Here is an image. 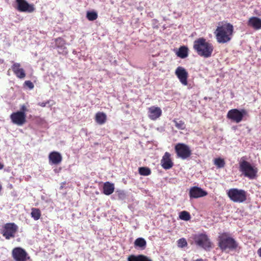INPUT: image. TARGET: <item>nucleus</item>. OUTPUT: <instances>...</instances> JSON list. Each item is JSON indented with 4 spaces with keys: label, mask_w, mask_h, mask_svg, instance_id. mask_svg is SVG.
Masks as SVG:
<instances>
[{
    "label": "nucleus",
    "mask_w": 261,
    "mask_h": 261,
    "mask_svg": "<svg viewBox=\"0 0 261 261\" xmlns=\"http://www.w3.org/2000/svg\"><path fill=\"white\" fill-rule=\"evenodd\" d=\"M233 27L230 23L220 22L214 34L219 43H226L229 42L233 35Z\"/></svg>",
    "instance_id": "1"
},
{
    "label": "nucleus",
    "mask_w": 261,
    "mask_h": 261,
    "mask_svg": "<svg viewBox=\"0 0 261 261\" xmlns=\"http://www.w3.org/2000/svg\"><path fill=\"white\" fill-rule=\"evenodd\" d=\"M193 48L200 57L208 58L212 56L214 46L203 37H200L194 41Z\"/></svg>",
    "instance_id": "2"
},
{
    "label": "nucleus",
    "mask_w": 261,
    "mask_h": 261,
    "mask_svg": "<svg viewBox=\"0 0 261 261\" xmlns=\"http://www.w3.org/2000/svg\"><path fill=\"white\" fill-rule=\"evenodd\" d=\"M239 171L245 177L249 179H255L257 175L258 169L254 166L246 161L244 157L241 159L239 162Z\"/></svg>",
    "instance_id": "3"
},
{
    "label": "nucleus",
    "mask_w": 261,
    "mask_h": 261,
    "mask_svg": "<svg viewBox=\"0 0 261 261\" xmlns=\"http://www.w3.org/2000/svg\"><path fill=\"white\" fill-rule=\"evenodd\" d=\"M219 246L222 250H234L238 247L236 241L226 233H223L219 237Z\"/></svg>",
    "instance_id": "4"
},
{
    "label": "nucleus",
    "mask_w": 261,
    "mask_h": 261,
    "mask_svg": "<svg viewBox=\"0 0 261 261\" xmlns=\"http://www.w3.org/2000/svg\"><path fill=\"white\" fill-rule=\"evenodd\" d=\"M227 195L234 202L242 203L247 199L246 192L243 190L232 188L227 192Z\"/></svg>",
    "instance_id": "5"
},
{
    "label": "nucleus",
    "mask_w": 261,
    "mask_h": 261,
    "mask_svg": "<svg viewBox=\"0 0 261 261\" xmlns=\"http://www.w3.org/2000/svg\"><path fill=\"white\" fill-rule=\"evenodd\" d=\"M175 151L177 157L182 160L189 158L192 154L190 147L186 144L178 143L175 146Z\"/></svg>",
    "instance_id": "6"
},
{
    "label": "nucleus",
    "mask_w": 261,
    "mask_h": 261,
    "mask_svg": "<svg viewBox=\"0 0 261 261\" xmlns=\"http://www.w3.org/2000/svg\"><path fill=\"white\" fill-rule=\"evenodd\" d=\"M193 239L197 245L205 250H208L211 247V242L205 233L196 234L194 235Z\"/></svg>",
    "instance_id": "7"
},
{
    "label": "nucleus",
    "mask_w": 261,
    "mask_h": 261,
    "mask_svg": "<svg viewBox=\"0 0 261 261\" xmlns=\"http://www.w3.org/2000/svg\"><path fill=\"white\" fill-rule=\"evenodd\" d=\"M247 114V112L245 109L239 110L237 109H233L228 112L227 118L236 123H239L242 121L244 116Z\"/></svg>",
    "instance_id": "8"
},
{
    "label": "nucleus",
    "mask_w": 261,
    "mask_h": 261,
    "mask_svg": "<svg viewBox=\"0 0 261 261\" xmlns=\"http://www.w3.org/2000/svg\"><path fill=\"white\" fill-rule=\"evenodd\" d=\"M17 229V226L14 223H7L4 227L2 233L6 239L9 240L15 237Z\"/></svg>",
    "instance_id": "9"
},
{
    "label": "nucleus",
    "mask_w": 261,
    "mask_h": 261,
    "mask_svg": "<svg viewBox=\"0 0 261 261\" xmlns=\"http://www.w3.org/2000/svg\"><path fill=\"white\" fill-rule=\"evenodd\" d=\"M16 9L19 12L32 13L35 10L33 4H29L25 0H16Z\"/></svg>",
    "instance_id": "10"
},
{
    "label": "nucleus",
    "mask_w": 261,
    "mask_h": 261,
    "mask_svg": "<svg viewBox=\"0 0 261 261\" xmlns=\"http://www.w3.org/2000/svg\"><path fill=\"white\" fill-rule=\"evenodd\" d=\"M10 119L13 123L21 126L26 122V114L23 112H14L11 114Z\"/></svg>",
    "instance_id": "11"
},
{
    "label": "nucleus",
    "mask_w": 261,
    "mask_h": 261,
    "mask_svg": "<svg viewBox=\"0 0 261 261\" xmlns=\"http://www.w3.org/2000/svg\"><path fill=\"white\" fill-rule=\"evenodd\" d=\"M12 256L16 261H27L29 258L27 252L20 247H16L13 249Z\"/></svg>",
    "instance_id": "12"
},
{
    "label": "nucleus",
    "mask_w": 261,
    "mask_h": 261,
    "mask_svg": "<svg viewBox=\"0 0 261 261\" xmlns=\"http://www.w3.org/2000/svg\"><path fill=\"white\" fill-rule=\"evenodd\" d=\"M175 74L180 82L185 86L188 85V72L184 67L178 66L175 70Z\"/></svg>",
    "instance_id": "13"
},
{
    "label": "nucleus",
    "mask_w": 261,
    "mask_h": 261,
    "mask_svg": "<svg viewBox=\"0 0 261 261\" xmlns=\"http://www.w3.org/2000/svg\"><path fill=\"white\" fill-rule=\"evenodd\" d=\"M207 192L201 188L194 186L190 188L189 196L191 199L203 197L207 195Z\"/></svg>",
    "instance_id": "14"
},
{
    "label": "nucleus",
    "mask_w": 261,
    "mask_h": 261,
    "mask_svg": "<svg viewBox=\"0 0 261 261\" xmlns=\"http://www.w3.org/2000/svg\"><path fill=\"white\" fill-rule=\"evenodd\" d=\"M162 167L165 170L171 169L173 166V162L171 158V154L168 152H166L161 160Z\"/></svg>",
    "instance_id": "15"
},
{
    "label": "nucleus",
    "mask_w": 261,
    "mask_h": 261,
    "mask_svg": "<svg viewBox=\"0 0 261 261\" xmlns=\"http://www.w3.org/2000/svg\"><path fill=\"white\" fill-rule=\"evenodd\" d=\"M49 163L51 165H58L62 161V156L60 153L57 151H52L48 155Z\"/></svg>",
    "instance_id": "16"
},
{
    "label": "nucleus",
    "mask_w": 261,
    "mask_h": 261,
    "mask_svg": "<svg viewBox=\"0 0 261 261\" xmlns=\"http://www.w3.org/2000/svg\"><path fill=\"white\" fill-rule=\"evenodd\" d=\"M20 67V63H14L11 66V68L16 77L22 79L25 77L26 74L24 70Z\"/></svg>",
    "instance_id": "17"
},
{
    "label": "nucleus",
    "mask_w": 261,
    "mask_h": 261,
    "mask_svg": "<svg viewBox=\"0 0 261 261\" xmlns=\"http://www.w3.org/2000/svg\"><path fill=\"white\" fill-rule=\"evenodd\" d=\"M162 111L160 108L152 106L148 109V117L152 120L159 118L162 115Z\"/></svg>",
    "instance_id": "18"
},
{
    "label": "nucleus",
    "mask_w": 261,
    "mask_h": 261,
    "mask_svg": "<svg viewBox=\"0 0 261 261\" xmlns=\"http://www.w3.org/2000/svg\"><path fill=\"white\" fill-rule=\"evenodd\" d=\"M56 43V47L58 48L59 54L63 55H66L68 53V51L66 45V41L61 37H58L55 40Z\"/></svg>",
    "instance_id": "19"
},
{
    "label": "nucleus",
    "mask_w": 261,
    "mask_h": 261,
    "mask_svg": "<svg viewBox=\"0 0 261 261\" xmlns=\"http://www.w3.org/2000/svg\"><path fill=\"white\" fill-rule=\"evenodd\" d=\"M247 25L255 30H258L261 29V19L257 17H251L249 19Z\"/></svg>",
    "instance_id": "20"
},
{
    "label": "nucleus",
    "mask_w": 261,
    "mask_h": 261,
    "mask_svg": "<svg viewBox=\"0 0 261 261\" xmlns=\"http://www.w3.org/2000/svg\"><path fill=\"white\" fill-rule=\"evenodd\" d=\"M115 189L114 184L109 181H107L103 185V193L106 195L112 194Z\"/></svg>",
    "instance_id": "21"
},
{
    "label": "nucleus",
    "mask_w": 261,
    "mask_h": 261,
    "mask_svg": "<svg viewBox=\"0 0 261 261\" xmlns=\"http://www.w3.org/2000/svg\"><path fill=\"white\" fill-rule=\"evenodd\" d=\"M127 261H152V260L144 255H132L128 257Z\"/></svg>",
    "instance_id": "22"
},
{
    "label": "nucleus",
    "mask_w": 261,
    "mask_h": 261,
    "mask_svg": "<svg viewBox=\"0 0 261 261\" xmlns=\"http://www.w3.org/2000/svg\"><path fill=\"white\" fill-rule=\"evenodd\" d=\"M96 122L100 124H104L106 121H107V115L105 113L103 112H97L95 114V118Z\"/></svg>",
    "instance_id": "23"
},
{
    "label": "nucleus",
    "mask_w": 261,
    "mask_h": 261,
    "mask_svg": "<svg viewBox=\"0 0 261 261\" xmlns=\"http://www.w3.org/2000/svg\"><path fill=\"white\" fill-rule=\"evenodd\" d=\"M176 55L181 59L187 57L188 56V47L185 46H180L176 53Z\"/></svg>",
    "instance_id": "24"
},
{
    "label": "nucleus",
    "mask_w": 261,
    "mask_h": 261,
    "mask_svg": "<svg viewBox=\"0 0 261 261\" xmlns=\"http://www.w3.org/2000/svg\"><path fill=\"white\" fill-rule=\"evenodd\" d=\"M134 244L135 247H138L141 249H144L146 246V242L144 239L139 238L135 240Z\"/></svg>",
    "instance_id": "25"
},
{
    "label": "nucleus",
    "mask_w": 261,
    "mask_h": 261,
    "mask_svg": "<svg viewBox=\"0 0 261 261\" xmlns=\"http://www.w3.org/2000/svg\"><path fill=\"white\" fill-rule=\"evenodd\" d=\"M173 122L174 123L175 126L177 129L184 130L186 128V124L184 121L178 120L176 119H174L173 120Z\"/></svg>",
    "instance_id": "26"
},
{
    "label": "nucleus",
    "mask_w": 261,
    "mask_h": 261,
    "mask_svg": "<svg viewBox=\"0 0 261 261\" xmlns=\"http://www.w3.org/2000/svg\"><path fill=\"white\" fill-rule=\"evenodd\" d=\"M138 171L139 173L143 176L149 175L151 173L150 169L148 167H140Z\"/></svg>",
    "instance_id": "27"
},
{
    "label": "nucleus",
    "mask_w": 261,
    "mask_h": 261,
    "mask_svg": "<svg viewBox=\"0 0 261 261\" xmlns=\"http://www.w3.org/2000/svg\"><path fill=\"white\" fill-rule=\"evenodd\" d=\"M86 17L89 20L93 21L97 18L98 15L95 11H88L86 14Z\"/></svg>",
    "instance_id": "28"
},
{
    "label": "nucleus",
    "mask_w": 261,
    "mask_h": 261,
    "mask_svg": "<svg viewBox=\"0 0 261 261\" xmlns=\"http://www.w3.org/2000/svg\"><path fill=\"white\" fill-rule=\"evenodd\" d=\"M214 164L218 168H221L224 167L225 163L224 159L221 158H217L214 160Z\"/></svg>",
    "instance_id": "29"
},
{
    "label": "nucleus",
    "mask_w": 261,
    "mask_h": 261,
    "mask_svg": "<svg viewBox=\"0 0 261 261\" xmlns=\"http://www.w3.org/2000/svg\"><path fill=\"white\" fill-rule=\"evenodd\" d=\"M177 245L179 247L183 248L187 245V242L185 239L181 238L178 240Z\"/></svg>",
    "instance_id": "30"
},
{
    "label": "nucleus",
    "mask_w": 261,
    "mask_h": 261,
    "mask_svg": "<svg viewBox=\"0 0 261 261\" xmlns=\"http://www.w3.org/2000/svg\"><path fill=\"white\" fill-rule=\"evenodd\" d=\"M179 217L180 219L185 221L190 220L191 218L189 213H179Z\"/></svg>",
    "instance_id": "31"
},
{
    "label": "nucleus",
    "mask_w": 261,
    "mask_h": 261,
    "mask_svg": "<svg viewBox=\"0 0 261 261\" xmlns=\"http://www.w3.org/2000/svg\"><path fill=\"white\" fill-rule=\"evenodd\" d=\"M24 85L28 87L30 89H32L34 87L33 83L31 81H25Z\"/></svg>",
    "instance_id": "32"
},
{
    "label": "nucleus",
    "mask_w": 261,
    "mask_h": 261,
    "mask_svg": "<svg viewBox=\"0 0 261 261\" xmlns=\"http://www.w3.org/2000/svg\"><path fill=\"white\" fill-rule=\"evenodd\" d=\"M29 214L35 220H38L40 217V213H29Z\"/></svg>",
    "instance_id": "33"
},
{
    "label": "nucleus",
    "mask_w": 261,
    "mask_h": 261,
    "mask_svg": "<svg viewBox=\"0 0 261 261\" xmlns=\"http://www.w3.org/2000/svg\"><path fill=\"white\" fill-rule=\"evenodd\" d=\"M49 103V100H47L46 102H39L38 105L42 107H45L47 104H48Z\"/></svg>",
    "instance_id": "34"
},
{
    "label": "nucleus",
    "mask_w": 261,
    "mask_h": 261,
    "mask_svg": "<svg viewBox=\"0 0 261 261\" xmlns=\"http://www.w3.org/2000/svg\"><path fill=\"white\" fill-rule=\"evenodd\" d=\"M27 107H25V105H22L21 107V108H20V111H19V112H23L24 114H25V112L27 111Z\"/></svg>",
    "instance_id": "35"
},
{
    "label": "nucleus",
    "mask_w": 261,
    "mask_h": 261,
    "mask_svg": "<svg viewBox=\"0 0 261 261\" xmlns=\"http://www.w3.org/2000/svg\"><path fill=\"white\" fill-rule=\"evenodd\" d=\"M4 165L3 164V163H2V162H0V170H2L4 168Z\"/></svg>",
    "instance_id": "36"
},
{
    "label": "nucleus",
    "mask_w": 261,
    "mask_h": 261,
    "mask_svg": "<svg viewBox=\"0 0 261 261\" xmlns=\"http://www.w3.org/2000/svg\"><path fill=\"white\" fill-rule=\"evenodd\" d=\"M257 253L258 255L261 257V247L258 250Z\"/></svg>",
    "instance_id": "37"
},
{
    "label": "nucleus",
    "mask_w": 261,
    "mask_h": 261,
    "mask_svg": "<svg viewBox=\"0 0 261 261\" xmlns=\"http://www.w3.org/2000/svg\"><path fill=\"white\" fill-rule=\"evenodd\" d=\"M32 212L38 213V212H39V210L38 209H36V208H33L32 209Z\"/></svg>",
    "instance_id": "38"
},
{
    "label": "nucleus",
    "mask_w": 261,
    "mask_h": 261,
    "mask_svg": "<svg viewBox=\"0 0 261 261\" xmlns=\"http://www.w3.org/2000/svg\"><path fill=\"white\" fill-rule=\"evenodd\" d=\"M157 65L156 62L152 61V67H156Z\"/></svg>",
    "instance_id": "39"
},
{
    "label": "nucleus",
    "mask_w": 261,
    "mask_h": 261,
    "mask_svg": "<svg viewBox=\"0 0 261 261\" xmlns=\"http://www.w3.org/2000/svg\"><path fill=\"white\" fill-rule=\"evenodd\" d=\"M195 261H203V260L202 259H197Z\"/></svg>",
    "instance_id": "40"
},
{
    "label": "nucleus",
    "mask_w": 261,
    "mask_h": 261,
    "mask_svg": "<svg viewBox=\"0 0 261 261\" xmlns=\"http://www.w3.org/2000/svg\"><path fill=\"white\" fill-rule=\"evenodd\" d=\"M2 187L1 185H0V192L2 191Z\"/></svg>",
    "instance_id": "41"
},
{
    "label": "nucleus",
    "mask_w": 261,
    "mask_h": 261,
    "mask_svg": "<svg viewBox=\"0 0 261 261\" xmlns=\"http://www.w3.org/2000/svg\"><path fill=\"white\" fill-rule=\"evenodd\" d=\"M182 212L185 213V212H186V211H182Z\"/></svg>",
    "instance_id": "42"
}]
</instances>
